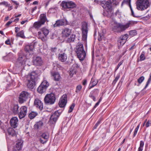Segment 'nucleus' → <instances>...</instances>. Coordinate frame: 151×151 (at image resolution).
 <instances>
[{
    "instance_id": "1",
    "label": "nucleus",
    "mask_w": 151,
    "mask_h": 151,
    "mask_svg": "<svg viewBox=\"0 0 151 151\" xmlns=\"http://www.w3.org/2000/svg\"><path fill=\"white\" fill-rule=\"evenodd\" d=\"M137 23V21H129L124 24L121 23H115L113 25L112 29L115 32H120L125 30L129 27L133 26Z\"/></svg>"
},
{
    "instance_id": "2",
    "label": "nucleus",
    "mask_w": 151,
    "mask_h": 151,
    "mask_svg": "<svg viewBox=\"0 0 151 151\" xmlns=\"http://www.w3.org/2000/svg\"><path fill=\"white\" fill-rule=\"evenodd\" d=\"M29 60L23 53L22 52L19 53L16 67L19 70H21L24 69L26 65L30 66V65L27 63Z\"/></svg>"
},
{
    "instance_id": "3",
    "label": "nucleus",
    "mask_w": 151,
    "mask_h": 151,
    "mask_svg": "<svg viewBox=\"0 0 151 151\" xmlns=\"http://www.w3.org/2000/svg\"><path fill=\"white\" fill-rule=\"evenodd\" d=\"M113 2V0H108L102 1L101 3V6L105 9L104 12L108 17H110L113 13L112 5Z\"/></svg>"
},
{
    "instance_id": "4",
    "label": "nucleus",
    "mask_w": 151,
    "mask_h": 151,
    "mask_svg": "<svg viewBox=\"0 0 151 151\" xmlns=\"http://www.w3.org/2000/svg\"><path fill=\"white\" fill-rule=\"evenodd\" d=\"M37 75L35 72H32L27 76L26 84L27 87L33 89L35 85V79Z\"/></svg>"
},
{
    "instance_id": "5",
    "label": "nucleus",
    "mask_w": 151,
    "mask_h": 151,
    "mask_svg": "<svg viewBox=\"0 0 151 151\" xmlns=\"http://www.w3.org/2000/svg\"><path fill=\"white\" fill-rule=\"evenodd\" d=\"M75 52L77 54L78 57L80 60H83L85 58L86 53L84 50L83 44L78 43L76 46Z\"/></svg>"
},
{
    "instance_id": "6",
    "label": "nucleus",
    "mask_w": 151,
    "mask_h": 151,
    "mask_svg": "<svg viewBox=\"0 0 151 151\" xmlns=\"http://www.w3.org/2000/svg\"><path fill=\"white\" fill-rule=\"evenodd\" d=\"M149 6L148 0H138L137 2V7L139 10H143L146 9Z\"/></svg>"
},
{
    "instance_id": "7",
    "label": "nucleus",
    "mask_w": 151,
    "mask_h": 151,
    "mask_svg": "<svg viewBox=\"0 0 151 151\" xmlns=\"http://www.w3.org/2000/svg\"><path fill=\"white\" fill-rule=\"evenodd\" d=\"M56 98L55 94L52 93L46 94L44 99L45 103L48 105L54 104Z\"/></svg>"
},
{
    "instance_id": "8",
    "label": "nucleus",
    "mask_w": 151,
    "mask_h": 151,
    "mask_svg": "<svg viewBox=\"0 0 151 151\" xmlns=\"http://www.w3.org/2000/svg\"><path fill=\"white\" fill-rule=\"evenodd\" d=\"M82 40L84 41H86L88 32V24L86 22L82 23Z\"/></svg>"
},
{
    "instance_id": "9",
    "label": "nucleus",
    "mask_w": 151,
    "mask_h": 151,
    "mask_svg": "<svg viewBox=\"0 0 151 151\" xmlns=\"http://www.w3.org/2000/svg\"><path fill=\"white\" fill-rule=\"evenodd\" d=\"M60 114L58 111H55L51 116L48 123L50 125H54L56 123Z\"/></svg>"
},
{
    "instance_id": "10",
    "label": "nucleus",
    "mask_w": 151,
    "mask_h": 151,
    "mask_svg": "<svg viewBox=\"0 0 151 151\" xmlns=\"http://www.w3.org/2000/svg\"><path fill=\"white\" fill-rule=\"evenodd\" d=\"M30 94L27 92L23 91L20 94L19 99V102L20 103H22L29 97Z\"/></svg>"
},
{
    "instance_id": "11",
    "label": "nucleus",
    "mask_w": 151,
    "mask_h": 151,
    "mask_svg": "<svg viewBox=\"0 0 151 151\" xmlns=\"http://www.w3.org/2000/svg\"><path fill=\"white\" fill-rule=\"evenodd\" d=\"M43 62L41 57L35 56L34 57L33 60V65L37 66H41L42 65Z\"/></svg>"
},
{
    "instance_id": "12",
    "label": "nucleus",
    "mask_w": 151,
    "mask_h": 151,
    "mask_svg": "<svg viewBox=\"0 0 151 151\" xmlns=\"http://www.w3.org/2000/svg\"><path fill=\"white\" fill-rule=\"evenodd\" d=\"M67 101V95H63L60 99L59 102V105L60 107H64L66 105Z\"/></svg>"
},
{
    "instance_id": "13",
    "label": "nucleus",
    "mask_w": 151,
    "mask_h": 151,
    "mask_svg": "<svg viewBox=\"0 0 151 151\" xmlns=\"http://www.w3.org/2000/svg\"><path fill=\"white\" fill-rule=\"evenodd\" d=\"M27 113V108L25 106H22L20 108L18 114L19 118L21 119L25 117Z\"/></svg>"
},
{
    "instance_id": "14",
    "label": "nucleus",
    "mask_w": 151,
    "mask_h": 151,
    "mask_svg": "<svg viewBox=\"0 0 151 151\" xmlns=\"http://www.w3.org/2000/svg\"><path fill=\"white\" fill-rule=\"evenodd\" d=\"M23 141L22 139H18L17 141L16 145L14 147V151H18L22 149L23 146Z\"/></svg>"
},
{
    "instance_id": "15",
    "label": "nucleus",
    "mask_w": 151,
    "mask_h": 151,
    "mask_svg": "<svg viewBox=\"0 0 151 151\" xmlns=\"http://www.w3.org/2000/svg\"><path fill=\"white\" fill-rule=\"evenodd\" d=\"M49 137V135L48 133L47 132L43 133L40 136V141L42 143H45L48 141Z\"/></svg>"
},
{
    "instance_id": "16",
    "label": "nucleus",
    "mask_w": 151,
    "mask_h": 151,
    "mask_svg": "<svg viewBox=\"0 0 151 151\" xmlns=\"http://www.w3.org/2000/svg\"><path fill=\"white\" fill-rule=\"evenodd\" d=\"M68 24V22L65 19H61L57 20L56 23L53 25L54 27H59L66 25Z\"/></svg>"
},
{
    "instance_id": "17",
    "label": "nucleus",
    "mask_w": 151,
    "mask_h": 151,
    "mask_svg": "<svg viewBox=\"0 0 151 151\" xmlns=\"http://www.w3.org/2000/svg\"><path fill=\"white\" fill-rule=\"evenodd\" d=\"M34 105L37 108L39 109L40 110H42L43 107L42 102L38 99H35L34 102Z\"/></svg>"
},
{
    "instance_id": "18",
    "label": "nucleus",
    "mask_w": 151,
    "mask_h": 151,
    "mask_svg": "<svg viewBox=\"0 0 151 151\" xmlns=\"http://www.w3.org/2000/svg\"><path fill=\"white\" fill-rule=\"evenodd\" d=\"M18 122V119L17 117H12L10 120V125L12 127L14 128H15L17 126Z\"/></svg>"
},
{
    "instance_id": "19",
    "label": "nucleus",
    "mask_w": 151,
    "mask_h": 151,
    "mask_svg": "<svg viewBox=\"0 0 151 151\" xmlns=\"http://www.w3.org/2000/svg\"><path fill=\"white\" fill-rule=\"evenodd\" d=\"M67 58V55L65 52L58 54V59L60 61L62 62H65Z\"/></svg>"
},
{
    "instance_id": "20",
    "label": "nucleus",
    "mask_w": 151,
    "mask_h": 151,
    "mask_svg": "<svg viewBox=\"0 0 151 151\" xmlns=\"http://www.w3.org/2000/svg\"><path fill=\"white\" fill-rule=\"evenodd\" d=\"M51 75L55 81H59L60 80L61 77L60 76L58 73L55 72L51 71L50 72Z\"/></svg>"
},
{
    "instance_id": "21",
    "label": "nucleus",
    "mask_w": 151,
    "mask_h": 151,
    "mask_svg": "<svg viewBox=\"0 0 151 151\" xmlns=\"http://www.w3.org/2000/svg\"><path fill=\"white\" fill-rule=\"evenodd\" d=\"M71 33V30L69 29L66 28L63 29L62 32L63 36L64 37H68Z\"/></svg>"
},
{
    "instance_id": "22",
    "label": "nucleus",
    "mask_w": 151,
    "mask_h": 151,
    "mask_svg": "<svg viewBox=\"0 0 151 151\" xmlns=\"http://www.w3.org/2000/svg\"><path fill=\"white\" fill-rule=\"evenodd\" d=\"M130 3L131 0H124L123 1L122 3V6L123 4H128L131 10L132 15L134 17H135V16L134 15L133 11L131 7Z\"/></svg>"
},
{
    "instance_id": "23",
    "label": "nucleus",
    "mask_w": 151,
    "mask_h": 151,
    "mask_svg": "<svg viewBox=\"0 0 151 151\" xmlns=\"http://www.w3.org/2000/svg\"><path fill=\"white\" fill-rule=\"evenodd\" d=\"M98 83V81L97 80L92 78L89 86L88 87V88L90 89L95 86Z\"/></svg>"
},
{
    "instance_id": "24",
    "label": "nucleus",
    "mask_w": 151,
    "mask_h": 151,
    "mask_svg": "<svg viewBox=\"0 0 151 151\" xmlns=\"http://www.w3.org/2000/svg\"><path fill=\"white\" fill-rule=\"evenodd\" d=\"M47 20L46 14H41L40 16V21L42 23V24H44Z\"/></svg>"
},
{
    "instance_id": "25",
    "label": "nucleus",
    "mask_w": 151,
    "mask_h": 151,
    "mask_svg": "<svg viewBox=\"0 0 151 151\" xmlns=\"http://www.w3.org/2000/svg\"><path fill=\"white\" fill-rule=\"evenodd\" d=\"M34 48V44L31 43L30 45H26L25 48V50L26 52L32 51Z\"/></svg>"
},
{
    "instance_id": "26",
    "label": "nucleus",
    "mask_w": 151,
    "mask_h": 151,
    "mask_svg": "<svg viewBox=\"0 0 151 151\" xmlns=\"http://www.w3.org/2000/svg\"><path fill=\"white\" fill-rule=\"evenodd\" d=\"M20 109H19V106L17 104L14 105V106L12 111L13 113L15 114H17L19 112Z\"/></svg>"
},
{
    "instance_id": "27",
    "label": "nucleus",
    "mask_w": 151,
    "mask_h": 151,
    "mask_svg": "<svg viewBox=\"0 0 151 151\" xmlns=\"http://www.w3.org/2000/svg\"><path fill=\"white\" fill-rule=\"evenodd\" d=\"M46 88L40 84L38 88L37 91L39 93H42L46 91Z\"/></svg>"
},
{
    "instance_id": "28",
    "label": "nucleus",
    "mask_w": 151,
    "mask_h": 151,
    "mask_svg": "<svg viewBox=\"0 0 151 151\" xmlns=\"http://www.w3.org/2000/svg\"><path fill=\"white\" fill-rule=\"evenodd\" d=\"M99 92V89H94L92 91L89 95V96L90 97L91 99H93V100L94 101H96V99L95 97L93 95V93L95 92H96L97 93H98Z\"/></svg>"
},
{
    "instance_id": "29",
    "label": "nucleus",
    "mask_w": 151,
    "mask_h": 151,
    "mask_svg": "<svg viewBox=\"0 0 151 151\" xmlns=\"http://www.w3.org/2000/svg\"><path fill=\"white\" fill-rule=\"evenodd\" d=\"M43 25L40 21H38L35 22L33 25V27L35 29H38L40 28L42 25Z\"/></svg>"
},
{
    "instance_id": "30",
    "label": "nucleus",
    "mask_w": 151,
    "mask_h": 151,
    "mask_svg": "<svg viewBox=\"0 0 151 151\" xmlns=\"http://www.w3.org/2000/svg\"><path fill=\"white\" fill-rule=\"evenodd\" d=\"M8 133L9 135L14 136L15 135V132L14 130L11 128H9L8 129Z\"/></svg>"
},
{
    "instance_id": "31",
    "label": "nucleus",
    "mask_w": 151,
    "mask_h": 151,
    "mask_svg": "<svg viewBox=\"0 0 151 151\" xmlns=\"http://www.w3.org/2000/svg\"><path fill=\"white\" fill-rule=\"evenodd\" d=\"M41 84L46 89L49 86V83L45 80V78L44 79L43 81Z\"/></svg>"
},
{
    "instance_id": "32",
    "label": "nucleus",
    "mask_w": 151,
    "mask_h": 151,
    "mask_svg": "<svg viewBox=\"0 0 151 151\" xmlns=\"http://www.w3.org/2000/svg\"><path fill=\"white\" fill-rule=\"evenodd\" d=\"M68 9L73 8L76 6L75 3L72 1H68Z\"/></svg>"
},
{
    "instance_id": "33",
    "label": "nucleus",
    "mask_w": 151,
    "mask_h": 151,
    "mask_svg": "<svg viewBox=\"0 0 151 151\" xmlns=\"http://www.w3.org/2000/svg\"><path fill=\"white\" fill-rule=\"evenodd\" d=\"M37 34L39 38L41 39L43 41H45L46 40L45 37L43 35V33H42L41 32L39 31L38 32Z\"/></svg>"
},
{
    "instance_id": "34",
    "label": "nucleus",
    "mask_w": 151,
    "mask_h": 151,
    "mask_svg": "<svg viewBox=\"0 0 151 151\" xmlns=\"http://www.w3.org/2000/svg\"><path fill=\"white\" fill-rule=\"evenodd\" d=\"M76 37V35H72L70 38L66 40L67 42L70 43L73 42Z\"/></svg>"
},
{
    "instance_id": "35",
    "label": "nucleus",
    "mask_w": 151,
    "mask_h": 151,
    "mask_svg": "<svg viewBox=\"0 0 151 151\" xmlns=\"http://www.w3.org/2000/svg\"><path fill=\"white\" fill-rule=\"evenodd\" d=\"M61 6L63 9H68V1H63L62 2Z\"/></svg>"
},
{
    "instance_id": "36",
    "label": "nucleus",
    "mask_w": 151,
    "mask_h": 151,
    "mask_svg": "<svg viewBox=\"0 0 151 151\" xmlns=\"http://www.w3.org/2000/svg\"><path fill=\"white\" fill-rule=\"evenodd\" d=\"M37 115L36 112L32 111L29 114V117L31 119L34 118Z\"/></svg>"
},
{
    "instance_id": "37",
    "label": "nucleus",
    "mask_w": 151,
    "mask_h": 151,
    "mask_svg": "<svg viewBox=\"0 0 151 151\" xmlns=\"http://www.w3.org/2000/svg\"><path fill=\"white\" fill-rule=\"evenodd\" d=\"M41 31L43 32V34L44 35V36L45 37L49 33V31L48 30L44 28H43L42 29Z\"/></svg>"
},
{
    "instance_id": "38",
    "label": "nucleus",
    "mask_w": 151,
    "mask_h": 151,
    "mask_svg": "<svg viewBox=\"0 0 151 151\" xmlns=\"http://www.w3.org/2000/svg\"><path fill=\"white\" fill-rule=\"evenodd\" d=\"M144 145V142L143 141H141L140 142L139 146L138 148L137 151H142Z\"/></svg>"
},
{
    "instance_id": "39",
    "label": "nucleus",
    "mask_w": 151,
    "mask_h": 151,
    "mask_svg": "<svg viewBox=\"0 0 151 151\" xmlns=\"http://www.w3.org/2000/svg\"><path fill=\"white\" fill-rule=\"evenodd\" d=\"M128 38V35L127 34H126L123 35H122L120 37L121 39L122 40H124V42H123L124 43V42H126L127 39Z\"/></svg>"
},
{
    "instance_id": "40",
    "label": "nucleus",
    "mask_w": 151,
    "mask_h": 151,
    "mask_svg": "<svg viewBox=\"0 0 151 151\" xmlns=\"http://www.w3.org/2000/svg\"><path fill=\"white\" fill-rule=\"evenodd\" d=\"M146 59V58L145 55V53L143 52L141 54L140 56L139 61H141L144 60Z\"/></svg>"
},
{
    "instance_id": "41",
    "label": "nucleus",
    "mask_w": 151,
    "mask_h": 151,
    "mask_svg": "<svg viewBox=\"0 0 151 151\" xmlns=\"http://www.w3.org/2000/svg\"><path fill=\"white\" fill-rule=\"evenodd\" d=\"M145 78L143 76H142L140 77L138 80L137 81L139 84L137 85V86H139L140 84H141L144 80Z\"/></svg>"
},
{
    "instance_id": "42",
    "label": "nucleus",
    "mask_w": 151,
    "mask_h": 151,
    "mask_svg": "<svg viewBox=\"0 0 151 151\" xmlns=\"http://www.w3.org/2000/svg\"><path fill=\"white\" fill-rule=\"evenodd\" d=\"M124 40H122L120 38H119L118 40V45H119L120 46H123L126 42H124L123 43Z\"/></svg>"
},
{
    "instance_id": "43",
    "label": "nucleus",
    "mask_w": 151,
    "mask_h": 151,
    "mask_svg": "<svg viewBox=\"0 0 151 151\" xmlns=\"http://www.w3.org/2000/svg\"><path fill=\"white\" fill-rule=\"evenodd\" d=\"M75 106V104L74 103H73L72 104L71 106H70L69 109L68 111V113H70L72 112Z\"/></svg>"
},
{
    "instance_id": "44",
    "label": "nucleus",
    "mask_w": 151,
    "mask_h": 151,
    "mask_svg": "<svg viewBox=\"0 0 151 151\" xmlns=\"http://www.w3.org/2000/svg\"><path fill=\"white\" fill-rule=\"evenodd\" d=\"M16 36L18 37H22L24 36V33L23 30L21 31L18 33Z\"/></svg>"
},
{
    "instance_id": "45",
    "label": "nucleus",
    "mask_w": 151,
    "mask_h": 151,
    "mask_svg": "<svg viewBox=\"0 0 151 151\" xmlns=\"http://www.w3.org/2000/svg\"><path fill=\"white\" fill-rule=\"evenodd\" d=\"M58 9V8L56 7L52 8L49 9V11L50 12H55Z\"/></svg>"
},
{
    "instance_id": "46",
    "label": "nucleus",
    "mask_w": 151,
    "mask_h": 151,
    "mask_svg": "<svg viewBox=\"0 0 151 151\" xmlns=\"http://www.w3.org/2000/svg\"><path fill=\"white\" fill-rule=\"evenodd\" d=\"M82 88V86L81 85H78L76 87V93H78L81 91V88Z\"/></svg>"
},
{
    "instance_id": "47",
    "label": "nucleus",
    "mask_w": 151,
    "mask_h": 151,
    "mask_svg": "<svg viewBox=\"0 0 151 151\" xmlns=\"http://www.w3.org/2000/svg\"><path fill=\"white\" fill-rule=\"evenodd\" d=\"M129 33L130 35L133 36L136 35V31L135 30H131L129 31Z\"/></svg>"
},
{
    "instance_id": "48",
    "label": "nucleus",
    "mask_w": 151,
    "mask_h": 151,
    "mask_svg": "<svg viewBox=\"0 0 151 151\" xmlns=\"http://www.w3.org/2000/svg\"><path fill=\"white\" fill-rule=\"evenodd\" d=\"M139 127V125H138L137 126L136 128L135 129L134 131V132L133 137H134L136 135Z\"/></svg>"
},
{
    "instance_id": "49",
    "label": "nucleus",
    "mask_w": 151,
    "mask_h": 151,
    "mask_svg": "<svg viewBox=\"0 0 151 151\" xmlns=\"http://www.w3.org/2000/svg\"><path fill=\"white\" fill-rule=\"evenodd\" d=\"M120 77V75L119 74H118L116 76L115 79L113 81L112 83L115 84L116 83L117 81H118V80L119 79Z\"/></svg>"
},
{
    "instance_id": "50",
    "label": "nucleus",
    "mask_w": 151,
    "mask_h": 151,
    "mask_svg": "<svg viewBox=\"0 0 151 151\" xmlns=\"http://www.w3.org/2000/svg\"><path fill=\"white\" fill-rule=\"evenodd\" d=\"M101 119H99L94 127V129H96L99 124L101 123Z\"/></svg>"
},
{
    "instance_id": "51",
    "label": "nucleus",
    "mask_w": 151,
    "mask_h": 151,
    "mask_svg": "<svg viewBox=\"0 0 151 151\" xmlns=\"http://www.w3.org/2000/svg\"><path fill=\"white\" fill-rule=\"evenodd\" d=\"M43 125V123L42 122H40L37 123L36 125H35V127H37V129H39L40 127L42 126Z\"/></svg>"
},
{
    "instance_id": "52",
    "label": "nucleus",
    "mask_w": 151,
    "mask_h": 151,
    "mask_svg": "<svg viewBox=\"0 0 151 151\" xmlns=\"http://www.w3.org/2000/svg\"><path fill=\"white\" fill-rule=\"evenodd\" d=\"M0 4L5 5L6 7L9 6V4L8 3V2L5 1L0 3Z\"/></svg>"
},
{
    "instance_id": "53",
    "label": "nucleus",
    "mask_w": 151,
    "mask_h": 151,
    "mask_svg": "<svg viewBox=\"0 0 151 151\" xmlns=\"http://www.w3.org/2000/svg\"><path fill=\"white\" fill-rule=\"evenodd\" d=\"M104 36L103 35L99 33L98 35V40L99 41L101 40L102 38Z\"/></svg>"
},
{
    "instance_id": "54",
    "label": "nucleus",
    "mask_w": 151,
    "mask_h": 151,
    "mask_svg": "<svg viewBox=\"0 0 151 151\" xmlns=\"http://www.w3.org/2000/svg\"><path fill=\"white\" fill-rule=\"evenodd\" d=\"M94 2L95 4H101V3L102 2V1H101L98 0H94Z\"/></svg>"
},
{
    "instance_id": "55",
    "label": "nucleus",
    "mask_w": 151,
    "mask_h": 151,
    "mask_svg": "<svg viewBox=\"0 0 151 151\" xmlns=\"http://www.w3.org/2000/svg\"><path fill=\"white\" fill-rule=\"evenodd\" d=\"M75 73V72L73 70H70L69 72L70 75L71 77H72L73 74Z\"/></svg>"
},
{
    "instance_id": "56",
    "label": "nucleus",
    "mask_w": 151,
    "mask_h": 151,
    "mask_svg": "<svg viewBox=\"0 0 151 151\" xmlns=\"http://www.w3.org/2000/svg\"><path fill=\"white\" fill-rule=\"evenodd\" d=\"M151 124V121L148 120L147 122L145 124V126L146 127H148L150 124Z\"/></svg>"
},
{
    "instance_id": "57",
    "label": "nucleus",
    "mask_w": 151,
    "mask_h": 151,
    "mask_svg": "<svg viewBox=\"0 0 151 151\" xmlns=\"http://www.w3.org/2000/svg\"><path fill=\"white\" fill-rule=\"evenodd\" d=\"M123 62L122 61H120L117 65L116 68V70L121 65H122L123 63Z\"/></svg>"
},
{
    "instance_id": "58",
    "label": "nucleus",
    "mask_w": 151,
    "mask_h": 151,
    "mask_svg": "<svg viewBox=\"0 0 151 151\" xmlns=\"http://www.w3.org/2000/svg\"><path fill=\"white\" fill-rule=\"evenodd\" d=\"M87 83V80L86 79H85L83 81L82 84L83 85L85 86L86 84Z\"/></svg>"
},
{
    "instance_id": "59",
    "label": "nucleus",
    "mask_w": 151,
    "mask_h": 151,
    "mask_svg": "<svg viewBox=\"0 0 151 151\" xmlns=\"http://www.w3.org/2000/svg\"><path fill=\"white\" fill-rule=\"evenodd\" d=\"M5 43L7 45H10L11 43L9 39H8L5 42Z\"/></svg>"
},
{
    "instance_id": "60",
    "label": "nucleus",
    "mask_w": 151,
    "mask_h": 151,
    "mask_svg": "<svg viewBox=\"0 0 151 151\" xmlns=\"http://www.w3.org/2000/svg\"><path fill=\"white\" fill-rule=\"evenodd\" d=\"M15 32L16 33H17L18 31H19L20 30V28H19L17 27H16L15 28Z\"/></svg>"
},
{
    "instance_id": "61",
    "label": "nucleus",
    "mask_w": 151,
    "mask_h": 151,
    "mask_svg": "<svg viewBox=\"0 0 151 151\" xmlns=\"http://www.w3.org/2000/svg\"><path fill=\"white\" fill-rule=\"evenodd\" d=\"M57 49V48L56 47L52 48L51 49V51L52 52H55Z\"/></svg>"
},
{
    "instance_id": "62",
    "label": "nucleus",
    "mask_w": 151,
    "mask_h": 151,
    "mask_svg": "<svg viewBox=\"0 0 151 151\" xmlns=\"http://www.w3.org/2000/svg\"><path fill=\"white\" fill-rule=\"evenodd\" d=\"M12 22V21H9L6 24V26H8L9 25H10L11 23Z\"/></svg>"
},
{
    "instance_id": "63",
    "label": "nucleus",
    "mask_w": 151,
    "mask_h": 151,
    "mask_svg": "<svg viewBox=\"0 0 151 151\" xmlns=\"http://www.w3.org/2000/svg\"><path fill=\"white\" fill-rule=\"evenodd\" d=\"M37 9L36 6H35L32 9L31 12L33 13L35 10Z\"/></svg>"
},
{
    "instance_id": "64",
    "label": "nucleus",
    "mask_w": 151,
    "mask_h": 151,
    "mask_svg": "<svg viewBox=\"0 0 151 151\" xmlns=\"http://www.w3.org/2000/svg\"><path fill=\"white\" fill-rule=\"evenodd\" d=\"M99 103L100 102L98 101L96 103L93 107V109L95 108L99 104Z\"/></svg>"
}]
</instances>
